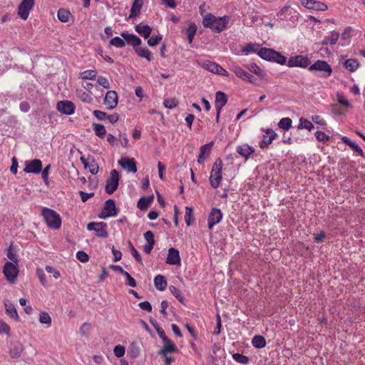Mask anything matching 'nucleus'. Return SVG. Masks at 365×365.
<instances>
[{"mask_svg":"<svg viewBox=\"0 0 365 365\" xmlns=\"http://www.w3.org/2000/svg\"><path fill=\"white\" fill-rule=\"evenodd\" d=\"M120 36L124 38L128 44L133 46V48L138 56L145 58L148 61H151L153 60L151 52L147 48L140 46L142 41L138 36L133 34H128L127 32H122Z\"/></svg>","mask_w":365,"mask_h":365,"instance_id":"f257e3e1","label":"nucleus"},{"mask_svg":"<svg viewBox=\"0 0 365 365\" xmlns=\"http://www.w3.org/2000/svg\"><path fill=\"white\" fill-rule=\"evenodd\" d=\"M229 21V17H215L212 14H207L203 20L202 24L205 27L210 28L212 31L220 32L224 30Z\"/></svg>","mask_w":365,"mask_h":365,"instance_id":"f03ea898","label":"nucleus"},{"mask_svg":"<svg viewBox=\"0 0 365 365\" xmlns=\"http://www.w3.org/2000/svg\"><path fill=\"white\" fill-rule=\"evenodd\" d=\"M41 215L49 227L56 230L61 227V218L60 215L53 210L43 207L41 211Z\"/></svg>","mask_w":365,"mask_h":365,"instance_id":"7ed1b4c3","label":"nucleus"},{"mask_svg":"<svg viewBox=\"0 0 365 365\" xmlns=\"http://www.w3.org/2000/svg\"><path fill=\"white\" fill-rule=\"evenodd\" d=\"M222 162L218 158L213 164L210 172V182L213 188H217L222 180Z\"/></svg>","mask_w":365,"mask_h":365,"instance_id":"20e7f679","label":"nucleus"},{"mask_svg":"<svg viewBox=\"0 0 365 365\" xmlns=\"http://www.w3.org/2000/svg\"><path fill=\"white\" fill-rule=\"evenodd\" d=\"M3 273L7 281L15 283L19 274L18 264L7 262L4 266Z\"/></svg>","mask_w":365,"mask_h":365,"instance_id":"39448f33","label":"nucleus"},{"mask_svg":"<svg viewBox=\"0 0 365 365\" xmlns=\"http://www.w3.org/2000/svg\"><path fill=\"white\" fill-rule=\"evenodd\" d=\"M310 71H319L322 73V76L327 77L331 76L332 69L329 64L324 61L318 60L309 67Z\"/></svg>","mask_w":365,"mask_h":365,"instance_id":"423d86ee","label":"nucleus"},{"mask_svg":"<svg viewBox=\"0 0 365 365\" xmlns=\"http://www.w3.org/2000/svg\"><path fill=\"white\" fill-rule=\"evenodd\" d=\"M310 63V60L307 56L297 55L292 56L287 61V66L289 68L292 67H300L307 68Z\"/></svg>","mask_w":365,"mask_h":365,"instance_id":"0eeeda50","label":"nucleus"},{"mask_svg":"<svg viewBox=\"0 0 365 365\" xmlns=\"http://www.w3.org/2000/svg\"><path fill=\"white\" fill-rule=\"evenodd\" d=\"M120 175L116 170H113L110 172V178L107 180L106 185V191L108 194L113 193L118 188Z\"/></svg>","mask_w":365,"mask_h":365,"instance_id":"6e6552de","label":"nucleus"},{"mask_svg":"<svg viewBox=\"0 0 365 365\" xmlns=\"http://www.w3.org/2000/svg\"><path fill=\"white\" fill-rule=\"evenodd\" d=\"M106 223L101 222H90L87 225V229L90 231H95L96 235L100 237H107L108 234L106 231Z\"/></svg>","mask_w":365,"mask_h":365,"instance_id":"1a4fd4ad","label":"nucleus"},{"mask_svg":"<svg viewBox=\"0 0 365 365\" xmlns=\"http://www.w3.org/2000/svg\"><path fill=\"white\" fill-rule=\"evenodd\" d=\"M116 215L117 212L114 200L111 199L106 200L100 217L106 219L109 217L115 216Z\"/></svg>","mask_w":365,"mask_h":365,"instance_id":"9d476101","label":"nucleus"},{"mask_svg":"<svg viewBox=\"0 0 365 365\" xmlns=\"http://www.w3.org/2000/svg\"><path fill=\"white\" fill-rule=\"evenodd\" d=\"M42 170V163L38 159L27 160L25 162V168L24 171L26 173L38 174Z\"/></svg>","mask_w":365,"mask_h":365,"instance_id":"9b49d317","label":"nucleus"},{"mask_svg":"<svg viewBox=\"0 0 365 365\" xmlns=\"http://www.w3.org/2000/svg\"><path fill=\"white\" fill-rule=\"evenodd\" d=\"M118 103V94L115 91H108L105 96L103 103L109 110L114 109Z\"/></svg>","mask_w":365,"mask_h":365,"instance_id":"f8f14e48","label":"nucleus"},{"mask_svg":"<svg viewBox=\"0 0 365 365\" xmlns=\"http://www.w3.org/2000/svg\"><path fill=\"white\" fill-rule=\"evenodd\" d=\"M301 4L308 9L324 11L327 10V6L321 1L314 0H301Z\"/></svg>","mask_w":365,"mask_h":365,"instance_id":"ddd939ff","label":"nucleus"},{"mask_svg":"<svg viewBox=\"0 0 365 365\" xmlns=\"http://www.w3.org/2000/svg\"><path fill=\"white\" fill-rule=\"evenodd\" d=\"M34 4V0H23L19 6L18 14L20 17L26 20L29 14L30 10Z\"/></svg>","mask_w":365,"mask_h":365,"instance_id":"4468645a","label":"nucleus"},{"mask_svg":"<svg viewBox=\"0 0 365 365\" xmlns=\"http://www.w3.org/2000/svg\"><path fill=\"white\" fill-rule=\"evenodd\" d=\"M57 110L63 114L71 115L74 113L76 106L74 103L69 101H59L56 105Z\"/></svg>","mask_w":365,"mask_h":365,"instance_id":"2eb2a0df","label":"nucleus"},{"mask_svg":"<svg viewBox=\"0 0 365 365\" xmlns=\"http://www.w3.org/2000/svg\"><path fill=\"white\" fill-rule=\"evenodd\" d=\"M118 163L123 169L128 172L133 173L137 172V166L135 160L133 158H122L120 160H118Z\"/></svg>","mask_w":365,"mask_h":365,"instance_id":"dca6fc26","label":"nucleus"},{"mask_svg":"<svg viewBox=\"0 0 365 365\" xmlns=\"http://www.w3.org/2000/svg\"><path fill=\"white\" fill-rule=\"evenodd\" d=\"M222 213L220 210L212 208L208 217V227L212 230L214 226L221 222Z\"/></svg>","mask_w":365,"mask_h":365,"instance_id":"f3484780","label":"nucleus"},{"mask_svg":"<svg viewBox=\"0 0 365 365\" xmlns=\"http://www.w3.org/2000/svg\"><path fill=\"white\" fill-rule=\"evenodd\" d=\"M227 103V96L222 91H217L215 94V106L217 111V119H218L222 108Z\"/></svg>","mask_w":365,"mask_h":365,"instance_id":"a211bd4d","label":"nucleus"},{"mask_svg":"<svg viewBox=\"0 0 365 365\" xmlns=\"http://www.w3.org/2000/svg\"><path fill=\"white\" fill-rule=\"evenodd\" d=\"M166 263L172 265H180L181 259L178 250L173 247L168 250Z\"/></svg>","mask_w":365,"mask_h":365,"instance_id":"6ab92c4d","label":"nucleus"},{"mask_svg":"<svg viewBox=\"0 0 365 365\" xmlns=\"http://www.w3.org/2000/svg\"><path fill=\"white\" fill-rule=\"evenodd\" d=\"M232 71L235 73V74L242 80L247 81L252 83H255V78L253 76L250 74L246 71L243 70L238 66H233L232 68Z\"/></svg>","mask_w":365,"mask_h":365,"instance_id":"aec40b11","label":"nucleus"},{"mask_svg":"<svg viewBox=\"0 0 365 365\" xmlns=\"http://www.w3.org/2000/svg\"><path fill=\"white\" fill-rule=\"evenodd\" d=\"M277 136L276 133L272 129H267L265 134L263 135L262 140L259 144L260 148H264L272 143Z\"/></svg>","mask_w":365,"mask_h":365,"instance_id":"412c9836","label":"nucleus"},{"mask_svg":"<svg viewBox=\"0 0 365 365\" xmlns=\"http://www.w3.org/2000/svg\"><path fill=\"white\" fill-rule=\"evenodd\" d=\"M340 63L350 72H354L359 66L358 61L354 58L344 59V58L342 57L340 60Z\"/></svg>","mask_w":365,"mask_h":365,"instance_id":"4be33fe9","label":"nucleus"},{"mask_svg":"<svg viewBox=\"0 0 365 365\" xmlns=\"http://www.w3.org/2000/svg\"><path fill=\"white\" fill-rule=\"evenodd\" d=\"M135 31L145 38H148L152 31V28L148 24L140 23L135 26Z\"/></svg>","mask_w":365,"mask_h":365,"instance_id":"5701e85b","label":"nucleus"},{"mask_svg":"<svg viewBox=\"0 0 365 365\" xmlns=\"http://www.w3.org/2000/svg\"><path fill=\"white\" fill-rule=\"evenodd\" d=\"M237 152L245 160H247L250 155L255 152V149L247 144H243L237 147Z\"/></svg>","mask_w":365,"mask_h":365,"instance_id":"b1692460","label":"nucleus"},{"mask_svg":"<svg viewBox=\"0 0 365 365\" xmlns=\"http://www.w3.org/2000/svg\"><path fill=\"white\" fill-rule=\"evenodd\" d=\"M202 68L209 71L211 73H216L219 72L220 65L210 61H202L199 63Z\"/></svg>","mask_w":365,"mask_h":365,"instance_id":"393cba45","label":"nucleus"},{"mask_svg":"<svg viewBox=\"0 0 365 365\" xmlns=\"http://www.w3.org/2000/svg\"><path fill=\"white\" fill-rule=\"evenodd\" d=\"M339 38V33L335 31H331L328 36H325L322 41V45L327 46L328 44L334 45L336 43Z\"/></svg>","mask_w":365,"mask_h":365,"instance_id":"a878e982","label":"nucleus"},{"mask_svg":"<svg viewBox=\"0 0 365 365\" xmlns=\"http://www.w3.org/2000/svg\"><path fill=\"white\" fill-rule=\"evenodd\" d=\"M154 284L155 288L160 291H164L167 287V281L163 275L158 274L154 279Z\"/></svg>","mask_w":365,"mask_h":365,"instance_id":"bb28decb","label":"nucleus"},{"mask_svg":"<svg viewBox=\"0 0 365 365\" xmlns=\"http://www.w3.org/2000/svg\"><path fill=\"white\" fill-rule=\"evenodd\" d=\"M275 51L272 48H262L258 51V55L263 59L272 61Z\"/></svg>","mask_w":365,"mask_h":365,"instance_id":"cd10ccee","label":"nucleus"},{"mask_svg":"<svg viewBox=\"0 0 365 365\" xmlns=\"http://www.w3.org/2000/svg\"><path fill=\"white\" fill-rule=\"evenodd\" d=\"M177 350L176 346L168 339L163 341V348L160 351V354L165 356L168 353L175 352Z\"/></svg>","mask_w":365,"mask_h":365,"instance_id":"c85d7f7f","label":"nucleus"},{"mask_svg":"<svg viewBox=\"0 0 365 365\" xmlns=\"http://www.w3.org/2000/svg\"><path fill=\"white\" fill-rule=\"evenodd\" d=\"M4 306L6 314L11 318L15 319L16 320L19 319V316L17 314V311L14 306L9 301L6 300L4 302Z\"/></svg>","mask_w":365,"mask_h":365,"instance_id":"c756f323","label":"nucleus"},{"mask_svg":"<svg viewBox=\"0 0 365 365\" xmlns=\"http://www.w3.org/2000/svg\"><path fill=\"white\" fill-rule=\"evenodd\" d=\"M142 6L143 0H135L132 5L129 17L130 19L136 17L140 14Z\"/></svg>","mask_w":365,"mask_h":365,"instance_id":"7c9ffc66","label":"nucleus"},{"mask_svg":"<svg viewBox=\"0 0 365 365\" xmlns=\"http://www.w3.org/2000/svg\"><path fill=\"white\" fill-rule=\"evenodd\" d=\"M153 200V196L140 197L138 202V207L141 210H146Z\"/></svg>","mask_w":365,"mask_h":365,"instance_id":"2f4dec72","label":"nucleus"},{"mask_svg":"<svg viewBox=\"0 0 365 365\" xmlns=\"http://www.w3.org/2000/svg\"><path fill=\"white\" fill-rule=\"evenodd\" d=\"M247 68L255 74L257 75L260 78L265 76L264 72L255 63L247 64Z\"/></svg>","mask_w":365,"mask_h":365,"instance_id":"473e14b6","label":"nucleus"},{"mask_svg":"<svg viewBox=\"0 0 365 365\" xmlns=\"http://www.w3.org/2000/svg\"><path fill=\"white\" fill-rule=\"evenodd\" d=\"M252 343L255 348L262 349L265 346L266 340L262 336L256 335L253 337Z\"/></svg>","mask_w":365,"mask_h":365,"instance_id":"72a5a7b5","label":"nucleus"},{"mask_svg":"<svg viewBox=\"0 0 365 365\" xmlns=\"http://www.w3.org/2000/svg\"><path fill=\"white\" fill-rule=\"evenodd\" d=\"M96 76L97 71L96 70H86L80 73L79 78L83 80H93Z\"/></svg>","mask_w":365,"mask_h":365,"instance_id":"f704fd0d","label":"nucleus"},{"mask_svg":"<svg viewBox=\"0 0 365 365\" xmlns=\"http://www.w3.org/2000/svg\"><path fill=\"white\" fill-rule=\"evenodd\" d=\"M78 96L83 103H91L93 101L92 93H87L83 90H79L78 91Z\"/></svg>","mask_w":365,"mask_h":365,"instance_id":"c9c22d12","label":"nucleus"},{"mask_svg":"<svg viewBox=\"0 0 365 365\" xmlns=\"http://www.w3.org/2000/svg\"><path fill=\"white\" fill-rule=\"evenodd\" d=\"M352 31V29L350 26L346 27L343 33L341 34V40L344 41V43H341V46H345L348 45L350 42L351 33Z\"/></svg>","mask_w":365,"mask_h":365,"instance_id":"e433bc0d","label":"nucleus"},{"mask_svg":"<svg viewBox=\"0 0 365 365\" xmlns=\"http://www.w3.org/2000/svg\"><path fill=\"white\" fill-rule=\"evenodd\" d=\"M57 16H58V19L61 22L66 23V22L68 21L69 18L71 17V14L68 10L64 9H60L58 11Z\"/></svg>","mask_w":365,"mask_h":365,"instance_id":"4c0bfd02","label":"nucleus"},{"mask_svg":"<svg viewBox=\"0 0 365 365\" xmlns=\"http://www.w3.org/2000/svg\"><path fill=\"white\" fill-rule=\"evenodd\" d=\"M197 26L194 23L190 24L187 29V35L189 43H192L196 34Z\"/></svg>","mask_w":365,"mask_h":365,"instance_id":"58836bf2","label":"nucleus"},{"mask_svg":"<svg viewBox=\"0 0 365 365\" xmlns=\"http://www.w3.org/2000/svg\"><path fill=\"white\" fill-rule=\"evenodd\" d=\"M23 351L22 345L20 344H13L10 349V354L11 357H19Z\"/></svg>","mask_w":365,"mask_h":365,"instance_id":"ea45409f","label":"nucleus"},{"mask_svg":"<svg viewBox=\"0 0 365 365\" xmlns=\"http://www.w3.org/2000/svg\"><path fill=\"white\" fill-rule=\"evenodd\" d=\"M259 46L258 44L249 43H247L242 50V53L245 54H248L250 53H255L259 50Z\"/></svg>","mask_w":365,"mask_h":365,"instance_id":"a19ab883","label":"nucleus"},{"mask_svg":"<svg viewBox=\"0 0 365 365\" xmlns=\"http://www.w3.org/2000/svg\"><path fill=\"white\" fill-rule=\"evenodd\" d=\"M93 130L95 132V134L101 138H103L106 134V130L103 125L102 124H94L93 125Z\"/></svg>","mask_w":365,"mask_h":365,"instance_id":"79ce46f5","label":"nucleus"},{"mask_svg":"<svg viewBox=\"0 0 365 365\" xmlns=\"http://www.w3.org/2000/svg\"><path fill=\"white\" fill-rule=\"evenodd\" d=\"M125 42H127L124 38H123L115 36L110 39V45L113 46L116 48H123L125 45Z\"/></svg>","mask_w":365,"mask_h":365,"instance_id":"37998d69","label":"nucleus"},{"mask_svg":"<svg viewBox=\"0 0 365 365\" xmlns=\"http://www.w3.org/2000/svg\"><path fill=\"white\" fill-rule=\"evenodd\" d=\"M298 128H304V129L311 130L314 128V125L310 120H309L306 118H301L299 119V125Z\"/></svg>","mask_w":365,"mask_h":365,"instance_id":"c03bdc74","label":"nucleus"},{"mask_svg":"<svg viewBox=\"0 0 365 365\" xmlns=\"http://www.w3.org/2000/svg\"><path fill=\"white\" fill-rule=\"evenodd\" d=\"M278 125L280 128L288 130L292 127V120L289 118H283L279 120Z\"/></svg>","mask_w":365,"mask_h":365,"instance_id":"a18cd8bd","label":"nucleus"},{"mask_svg":"<svg viewBox=\"0 0 365 365\" xmlns=\"http://www.w3.org/2000/svg\"><path fill=\"white\" fill-rule=\"evenodd\" d=\"M39 322L41 324H47L49 327L51 324V318L47 312H42L40 313Z\"/></svg>","mask_w":365,"mask_h":365,"instance_id":"49530a36","label":"nucleus"},{"mask_svg":"<svg viewBox=\"0 0 365 365\" xmlns=\"http://www.w3.org/2000/svg\"><path fill=\"white\" fill-rule=\"evenodd\" d=\"M232 358L235 361H236L238 363L246 364L249 362V358L243 354H234L232 355Z\"/></svg>","mask_w":365,"mask_h":365,"instance_id":"de8ad7c7","label":"nucleus"},{"mask_svg":"<svg viewBox=\"0 0 365 365\" xmlns=\"http://www.w3.org/2000/svg\"><path fill=\"white\" fill-rule=\"evenodd\" d=\"M274 58H272V61H274L280 65H284L286 63L287 58L282 55L280 53L275 51L274 54Z\"/></svg>","mask_w":365,"mask_h":365,"instance_id":"09e8293b","label":"nucleus"},{"mask_svg":"<svg viewBox=\"0 0 365 365\" xmlns=\"http://www.w3.org/2000/svg\"><path fill=\"white\" fill-rule=\"evenodd\" d=\"M212 143L205 144L200 147V155L205 157L210 154Z\"/></svg>","mask_w":365,"mask_h":365,"instance_id":"8fccbe9b","label":"nucleus"},{"mask_svg":"<svg viewBox=\"0 0 365 365\" xmlns=\"http://www.w3.org/2000/svg\"><path fill=\"white\" fill-rule=\"evenodd\" d=\"M87 168L89 169V171L91 174L96 175L98 171V165L93 159H91L90 163H88Z\"/></svg>","mask_w":365,"mask_h":365,"instance_id":"3c124183","label":"nucleus"},{"mask_svg":"<svg viewBox=\"0 0 365 365\" xmlns=\"http://www.w3.org/2000/svg\"><path fill=\"white\" fill-rule=\"evenodd\" d=\"M169 289H170V292L173 294V295L175 296V297L176 299H178L180 302H182L184 298L182 295L181 292L178 289H177L174 286H170L169 287Z\"/></svg>","mask_w":365,"mask_h":365,"instance_id":"603ef678","label":"nucleus"},{"mask_svg":"<svg viewBox=\"0 0 365 365\" xmlns=\"http://www.w3.org/2000/svg\"><path fill=\"white\" fill-rule=\"evenodd\" d=\"M97 82L100 86H101L104 88L108 89L110 87V83L109 81L104 76H98Z\"/></svg>","mask_w":365,"mask_h":365,"instance_id":"864d4df0","label":"nucleus"},{"mask_svg":"<svg viewBox=\"0 0 365 365\" xmlns=\"http://www.w3.org/2000/svg\"><path fill=\"white\" fill-rule=\"evenodd\" d=\"M123 276L126 278L125 284L131 287H136V282L133 277L130 276V274L125 272L123 274Z\"/></svg>","mask_w":365,"mask_h":365,"instance_id":"5fc2aeb1","label":"nucleus"},{"mask_svg":"<svg viewBox=\"0 0 365 365\" xmlns=\"http://www.w3.org/2000/svg\"><path fill=\"white\" fill-rule=\"evenodd\" d=\"M6 256L11 261V262L13 263H15V264H18V259H17V257L16 255L14 253L13 250H12V247L11 245L9 247V249L7 250V253H6Z\"/></svg>","mask_w":365,"mask_h":365,"instance_id":"6e6d98bb","label":"nucleus"},{"mask_svg":"<svg viewBox=\"0 0 365 365\" xmlns=\"http://www.w3.org/2000/svg\"><path fill=\"white\" fill-rule=\"evenodd\" d=\"M113 352L115 356L120 358L125 354V348L122 345H117L115 346Z\"/></svg>","mask_w":365,"mask_h":365,"instance_id":"4d7b16f0","label":"nucleus"},{"mask_svg":"<svg viewBox=\"0 0 365 365\" xmlns=\"http://www.w3.org/2000/svg\"><path fill=\"white\" fill-rule=\"evenodd\" d=\"M162 40V36L158 35L155 36H152L148 40V44L150 46H155L159 43V42Z\"/></svg>","mask_w":365,"mask_h":365,"instance_id":"13d9d810","label":"nucleus"},{"mask_svg":"<svg viewBox=\"0 0 365 365\" xmlns=\"http://www.w3.org/2000/svg\"><path fill=\"white\" fill-rule=\"evenodd\" d=\"M163 105L165 108L172 109L178 105V102L175 99H165L163 101Z\"/></svg>","mask_w":365,"mask_h":365,"instance_id":"bf43d9fd","label":"nucleus"},{"mask_svg":"<svg viewBox=\"0 0 365 365\" xmlns=\"http://www.w3.org/2000/svg\"><path fill=\"white\" fill-rule=\"evenodd\" d=\"M76 257L81 262H87L89 259L88 255L83 251H78Z\"/></svg>","mask_w":365,"mask_h":365,"instance_id":"052dcab7","label":"nucleus"},{"mask_svg":"<svg viewBox=\"0 0 365 365\" xmlns=\"http://www.w3.org/2000/svg\"><path fill=\"white\" fill-rule=\"evenodd\" d=\"M93 115L99 120H103L106 119L108 114L106 112L96 110L93 113Z\"/></svg>","mask_w":365,"mask_h":365,"instance_id":"680f3d73","label":"nucleus"},{"mask_svg":"<svg viewBox=\"0 0 365 365\" xmlns=\"http://www.w3.org/2000/svg\"><path fill=\"white\" fill-rule=\"evenodd\" d=\"M192 217V210L190 207H186L185 220L187 225H191V218Z\"/></svg>","mask_w":365,"mask_h":365,"instance_id":"e2e57ef3","label":"nucleus"},{"mask_svg":"<svg viewBox=\"0 0 365 365\" xmlns=\"http://www.w3.org/2000/svg\"><path fill=\"white\" fill-rule=\"evenodd\" d=\"M10 327L9 326L4 322L0 320V334H9Z\"/></svg>","mask_w":365,"mask_h":365,"instance_id":"0e129e2a","label":"nucleus"},{"mask_svg":"<svg viewBox=\"0 0 365 365\" xmlns=\"http://www.w3.org/2000/svg\"><path fill=\"white\" fill-rule=\"evenodd\" d=\"M315 136L319 141L325 142L329 140V136L322 131H317Z\"/></svg>","mask_w":365,"mask_h":365,"instance_id":"69168bd1","label":"nucleus"},{"mask_svg":"<svg viewBox=\"0 0 365 365\" xmlns=\"http://www.w3.org/2000/svg\"><path fill=\"white\" fill-rule=\"evenodd\" d=\"M144 237L148 243L155 244L154 235L151 231L148 230L146 232H145Z\"/></svg>","mask_w":365,"mask_h":365,"instance_id":"338daca9","label":"nucleus"},{"mask_svg":"<svg viewBox=\"0 0 365 365\" xmlns=\"http://www.w3.org/2000/svg\"><path fill=\"white\" fill-rule=\"evenodd\" d=\"M46 271L48 273H51L53 274V276L55 279H58V277H60V272L59 271L55 269L53 267L51 266H49V265H47L46 267Z\"/></svg>","mask_w":365,"mask_h":365,"instance_id":"774afa93","label":"nucleus"}]
</instances>
